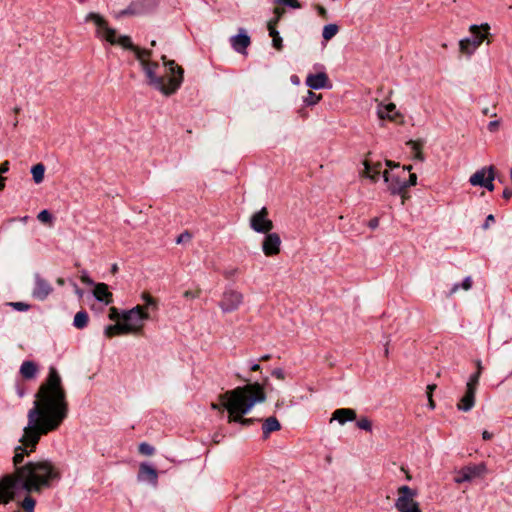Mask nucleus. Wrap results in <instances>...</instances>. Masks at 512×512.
Masks as SVG:
<instances>
[{
  "label": "nucleus",
  "mask_w": 512,
  "mask_h": 512,
  "mask_svg": "<svg viewBox=\"0 0 512 512\" xmlns=\"http://www.w3.org/2000/svg\"><path fill=\"white\" fill-rule=\"evenodd\" d=\"M436 389V384H430L427 386V394L430 393L432 394L433 391Z\"/></svg>",
  "instance_id": "nucleus-61"
},
{
  "label": "nucleus",
  "mask_w": 512,
  "mask_h": 512,
  "mask_svg": "<svg viewBox=\"0 0 512 512\" xmlns=\"http://www.w3.org/2000/svg\"><path fill=\"white\" fill-rule=\"evenodd\" d=\"M272 376L277 378L278 380H284L285 379V373L282 368H275L271 372Z\"/></svg>",
  "instance_id": "nucleus-45"
},
{
  "label": "nucleus",
  "mask_w": 512,
  "mask_h": 512,
  "mask_svg": "<svg viewBox=\"0 0 512 512\" xmlns=\"http://www.w3.org/2000/svg\"><path fill=\"white\" fill-rule=\"evenodd\" d=\"M468 481H471L468 474L465 473V469L464 467L461 468V470L458 472V475L457 477H455V482L456 483H463V482H468Z\"/></svg>",
  "instance_id": "nucleus-42"
},
{
  "label": "nucleus",
  "mask_w": 512,
  "mask_h": 512,
  "mask_svg": "<svg viewBox=\"0 0 512 512\" xmlns=\"http://www.w3.org/2000/svg\"><path fill=\"white\" fill-rule=\"evenodd\" d=\"M490 29L491 27L488 23L470 25L469 32L471 33V37H466L459 41L460 52L464 55L471 56L484 41H487L489 45L491 43L489 38L491 36Z\"/></svg>",
  "instance_id": "nucleus-4"
},
{
  "label": "nucleus",
  "mask_w": 512,
  "mask_h": 512,
  "mask_svg": "<svg viewBox=\"0 0 512 512\" xmlns=\"http://www.w3.org/2000/svg\"><path fill=\"white\" fill-rule=\"evenodd\" d=\"M281 238L278 233L268 232L262 241V251L266 257L277 256L281 252Z\"/></svg>",
  "instance_id": "nucleus-10"
},
{
  "label": "nucleus",
  "mask_w": 512,
  "mask_h": 512,
  "mask_svg": "<svg viewBox=\"0 0 512 512\" xmlns=\"http://www.w3.org/2000/svg\"><path fill=\"white\" fill-rule=\"evenodd\" d=\"M142 298L145 301L146 306H151V305L152 306H156V301H155V299L150 294L144 293L142 295Z\"/></svg>",
  "instance_id": "nucleus-46"
},
{
  "label": "nucleus",
  "mask_w": 512,
  "mask_h": 512,
  "mask_svg": "<svg viewBox=\"0 0 512 512\" xmlns=\"http://www.w3.org/2000/svg\"><path fill=\"white\" fill-rule=\"evenodd\" d=\"M427 397H428V405H429V407L431 409H434L435 408V403H434V400L432 398V394L428 393Z\"/></svg>",
  "instance_id": "nucleus-57"
},
{
  "label": "nucleus",
  "mask_w": 512,
  "mask_h": 512,
  "mask_svg": "<svg viewBox=\"0 0 512 512\" xmlns=\"http://www.w3.org/2000/svg\"><path fill=\"white\" fill-rule=\"evenodd\" d=\"M306 85L314 90L325 88L329 82V78L325 72L309 74L306 78Z\"/></svg>",
  "instance_id": "nucleus-15"
},
{
  "label": "nucleus",
  "mask_w": 512,
  "mask_h": 512,
  "mask_svg": "<svg viewBox=\"0 0 512 512\" xmlns=\"http://www.w3.org/2000/svg\"><path fill=\"white\" fill-rule=\"evenodd\" d=\"M275 2L295 9L301 8V4L298 0H275Z\"/></svg>",
  "instance_id": "nucleus-41"
},
{
  "label": "nucleus",
  "mask_w": 512,
  "mask_h": 512,
  "mask_svg": "<svg viewBox=\"0 0 512 512\" xmlns=\"http://www.w3.org/2000/svg\"><path fill=\"white\" fill-rule=\"evenodd\" d=\"M271 359V355L270 354H265V355H262L260 358H259V361H268Z\"/></svg>",
  "instance_id": "nucleus-63"
},
{
  "label": "nucleus",
  "mask_w": 512,
  "mask_h": 512,
  "mask_svg": "<svg viewBox=\"0 0 512 512\" xmlns=\"http://www.w3.org/2000/svg\"><path fill=\"white\" fill-rule=\"evenodd\" d=\"M9 166L10 163L8 160H5L3 163L0 164V176L9 171Z\"/></svg>",
  "instance_id": "nucleus-50"
},
{
  "label": "nucleus",
  "mask_w": 512,
  "mask_h": 512,
  "mask_svg": "<svg viewBox=\"0 0 512 512\" xmlns=\"http://www.w3.org/2000/svg\"><path fill=\"white\" fill-rule=\"evenodd\" d=\"M488 175V167H483L477 170L469 179V182L472 186H480L485 185L486 177Z\"/></svg>",
  "instance_id": "nucleus-25"
},
{
  "label": "nucleus",
  "mask_w": 512,
  "mask_h": 512,
  "mask_svg": "<svg viewBox=\"0 0 512 512\" xmlns=\"http://www.w3.org/2000/svg\"><path fill=\"white\" fill-rule=\"evenodd\" d=\"M118 316L119 315H118L117 309L115 307L110 308L109 318L111 320H115L118 318Z\"/></svg>",
  "instance_id": "nucleus-55"
},
{
  "label": "nucleus",
  "mask_w": 512,
  "mask_h": 512,
  "mask_svg": "<svg viewBox=\"0 0 512 512\" xmlns=\"http://www.w3.org/2000/svg\"><path fill=\"white\" fill-rule=\"evenodd\" d=\"M317 10L320 16L326 17L327 11L323 6H318Z\"/></svg>",
  "instance_id": "nucleus-58"
},
{
  "label": "nucleus",
  "mask_w": 512,
  "mask_h": 512,
  "mask_svg": "<svg viewBox=\"0 0 512 512\" xmlns=\"http://www.w3.org/2000/svg\"><path fill=\"white\" fill-rule=\"evenodd\" d=\"M218 400H219V403H211V409H213V410L225 409L222 405V401L220 400V397L218 398Z\"/></svg>",
  "instance_id": "nucleus-56"
},
{
  "label": "nucleus",
  "mask_w": 512,
  "mask_h": 512,
  "mask_svg": "<svg viewBox=\"0 0 512 512\" xmlns=\"http://www.w3.org/2000/svg\"><path fill=\"white\" fill-rule=\"evenodd\" d=\"M386 165L390 168L392 167H399V164H395L394 162H392L391 160H386Z\"/></svg>",
  "instance_id": "nucleus-64"
},
{
  "label": "nucleus",
  "mask_w": 512,
  "mask_h": 512,
  "mask_svg": "<svg viewBox=\"0 0 512 512\" xmlns=\"http://www.w3.org/2000/svg\"><path fill=\"white\" fill-rule=\"evenodd\" d=\"M407 145L411 148V150L413 151L414 153V158L419 160V161H424L425 157H424V154L422 152V143L420 141H415V140H409L407 142Z\"/></svg>",
  "instance_id": "nucleus-29"
},
{
  "label": "nucleus",
  "mask_w": 512,
  "mask_h": 512,
  "mask_svg": "<svg viewBox=\"0 0 512 512\" xmlns=\"http://www.w3.org/2000/svg\"><path fill=\"white\" fill-rule=\"evenodd\" d=\"M482 438L484 440H490L492 438V433L488 432V431H483L482 433Z\"/></svg>",
  "instance_id": "nucleus-59"
},
{
  "label": "nucleus",
  "mask_w": 512,
  "mask_h": 512,
  "mask_svg": "<svg viewBox=\"0 0 512 512\" xmlns=\"http://www.w3.org/2000/svg\"><path fill=\"white\" fill-rule=\"evenodd\" d=\"M139 452L143 455L151 456L154 453V448L150 444L143 442L139 445Z\"/></svg>",
  "instance_id": "nucleus-40"
},
{
  "label": "nucleus",
  "mask_w": 512,
  "mask_h": 512,
  "mask_svg": "<svg viewBox=\"0 0 512 512\" xmlns=\"http://www.w3.org/2000/svg\"><path fill=\"white\" fill-rule=\"evenodd\" d=\"M498 126H499V121H497V120L490 121L488 124V129H489V131L494 132L497 130Z\"/></svg>",
  "instance_id": "nucleus-53"
},
{
  "label": "nucleus",
  "mask_w": 512,
  "mask_h": 512,
  "mask_svg": "<svg viewBox=\"0 0 512 512\" xmlns=\"http://www.w3.org/2000/svg\"><path fill=\"white\" fill-rule=\"evenodd\" d=\"M322 99L321 94H316L312 91H308L307 96L304 98V103L307 106H312L317 104Z\"/></svg>",
  "instance_id": "nucleus-35"
},
{
  "label": "nucleus",
  "mask_w": 512,
  "mask_h": 512,
  "mask_svg": "<svg viewBox=\"0 0 512 512\" xmlns=\"http://www.w3.org/2000/svg\"><path fill=\"white\" fill-rule=\"evenodd\" d=\"M33 180L36 184H39L44 179L45 166L42 163L34 165L31 169Z\"/></svg>",
  "instance_id": "nucleus-30"
},
{
  "label": "nucleus",
  "mask_w": 512,
  "mask_h": 512,
  "mask_svg": "<svg viewBox=\"0 0 512 512\" xmlns=\"http://www.w3.org/2000/svg\"><path fill=\"white\" fill-rule=\"evenodd\" d=\"M37 219L43 223H51L53 217L48 210L44 209L41 212H39V214L37 215Z\"/></svg>",
  "instance_id": "nucleus-39"
},
{
  "label": "nucleus",
  "mask_w": 512,
  "mask_h": 512,
  "mask_svg": "<svg viewBox=\"0 0 512 512\" xmlns=\"http://www.w3.org/2000/svg\"><path fill=\"white\" fill-rule=\"evenodd\" d=\"M481 364L480 362H478V370L473 373L472 375H470L469 377V380L466 384V389H472V390H477V386H478V383H479V378H480V375H481Z\"/></svg>",
  "instance_id": "nucleus-31"
},
{
  "label": "nucleus",
  "mask_w": 512,
  "mask_h": 512,
  "mask_svg": "<svg viewBox=\"0 0 512 512\" xmlns=\"http://www.w3.org/2000/svg\"><path fill=\"white\" fill-rule=\"evenodd\" d=\"M136 332V324L134 323H116L113 325H108L105 328V336L108 338H112L118 335H124Z\"/></svg>",
  "instance_id": "nucleus-14"
},
{
  "label": "nucleus",
  "mask_w": 512,
  "mask_h": 512,
  "mask_svg": "<svg viewBox=\"0 0 512 512\" xmlns=\"http://www.w3.org/2000/svg\"><path fill=\"white\" fill-rule=\"evenodd\" d=\"M398 497L395 500V508L398 512H422L419 503L415 500L417 490L402 485L397 489Z\"/></svg>",
  "instance_id": "nucleus-5"
},
{
  "label": "nucleus",
  "mask_w": 512,
  "mask_h": 512,
  "mask_svg": "<svg viewBox=\"0 0 512 512\" xmlns=\"http://www.w3.org/2000/svg\"><path fill=\"white\" fill-rule=\"evenodd\" d=\"M139 476L147 478L153 484L157 483L158 474L156 469L146 463L140 465Z\"/></svg>",
  "instance_id": "nucleus-24"
},
{
  "label": "nucleus",
  "mask_w": 512,
  "mask_h": 512,
  "mask_svg": "<svg viewBox=\"0 0 512 512\" xmlns=\"http://www.w3.org/2000/svg\"><path fill=\"white\" fill-rule=\"evenodd\" d=\"M35 506L36 500L30 494H27L24 499L18 503V509L13 512H21L20 508L23 509V512H34Z\"/></svg>",
  "instance_id": "nucleus-26"
},
{
  "label": "nucleus",
  "mask_w": 512,
  "mask_h": 512,
  "mask_svg": "<svg viewBox=\"0 0 512 512\" xmlns=\"http://www.w3.org/2000/svg\"><path fill=\"white\" fill-rule=\"evenodd\" d=\"M244 296L235 289H227L223 292L219 307L224 313L236 311L243 303Z\"/></svg>",
  "instance_id": "nucleus-9"
},
{
  "label": "nucleus",
  "mask_w": 512,
  "mask_h": 512,
  "mask_svg": "<svg viewBox=\"0 0 512 512\" xmlns=\"http://www.w3.org/2000/svg\"><path fill=\"white\" fill-rule=\"evenodd\" d=\"M281 424L274 416L268 417L264 420L262 425L263 438L267 439L272 432L279 431Z\"/></svg>",
  "instance_id": "nucleus-21"
},
{
  "label": "nucleus",
  "mask_w": 512,
  "mask_h": 512,
  "mask_svg": "<svg viewBox=\"0 0 512 512\" xmlns=\"http://www.w3.org/2000/svg\"><path fill=\"white\" fill-rule=\"evenodd\" d=\"M383 178L385 183L387 184L388 191L392 195L402 194L407 189V185H405V180H402L400 175L384 171Z\"/></svg>",
  "instance_id": "nucleus-12"
},
{
  "label": "nucleus",
  "mask_w": 512,
  "mask_h": 512,
  "mask_svg": "<svg viewBox=\"0 0 512 512\" xmlns=\"http://www.w3.org/2000/svg\"><path fill=\"white\" fill-rule=\"evenodd\" d=\"M149 318V314L146 312L145 307L141 305H137L129 311H125L122 314V319L125 323H134L136 324V331L141 329L143 320Z\"/></svg>",
  "instance_id": "nucleus-11"
},
{
  "label": "nucleus",
  "mask_w": 512,
  "mask_h": 512,
  "mask_svg": "<svg viewBox=\"0 0 512 512\" xmlns=\"http://www.w3.org/2000/svg\"><path fill=\"white\" fill-rule=\"evenodd\" d=\"M269 211L266 207H262L250 217V227L257 233L267 234L274 228L273 221L269 219Z\"/></svg>",
  "instance_id": "nucleus-8"
},
{
  "label": "nucleus",
  "mask_w": 512,
  "mask_h": 512,
  "mask_svg": "<svg viewBox=\"0 0 512 512\" xmlns=\"http://www.w3.org/2000/svg\"><path fill=\"white\" fill-rule=\"evenodd\" d=\"M472 286V280L471 277H466L461 284L456 283L453 285L450 293L453 294L459 290V288H463L464 290H469Z\"/></svg>",
  "instance_id": "nucleus-37"
},
{
  "label": "nucleus",
  "mask_w": 512,
  "mask_h": 512,
  "mask_svg": "<svg viewBox=\"0 0 512 512\" xmlns=\"http://www.w3.org/2000/svg\"><path fill=\"white\" fill-rule=\"evenodd\" d=\"M356 426L359 429L365 430L367 432H372V422L368 417H361L356 421Z\"/></svg>",
  "instance_id": "nucleus-36"
},
{
  "label": "nucleus",
  "mask_w": 512,
  "mask_h": 512,
  "mask_svg": "<svg viewBox=\"0 0 512 512\" xmlns=\"http://www.w3.org/2000/svg\"><path fill=\"white\" fill-rule=\"evenodd\" d=\"M465 473L468 474L470 480L481 477L487 472V466L485 463L471 464L464 466Z\"/></svg>",
  "instance_id": "nucleus-23"
},
{
  "label": "nucleus",
  "mask_w": 512,
  "mask_h": 512,
  "mask_svg": "<svg viewBox=\"0 0 512 512\" xmlns=\"http://www.w3.org/2000/svg\"><path fill=\"white\" fill-rule=\"evenodd\" d=\"M476 391L472 389H466L464 396L460 399L457 404L458 410L467 412L470 411L475 404Z\"/></svg>",
  "instance_id": "nucleus-19"
},
{
  "label": "nucleus",
  "mask_w": 512,
  "mask_h": 512,
  "mask_svg": "<svg viewBox=\"0 0 512 512\" xmlns=\"http://www.w3.org/2000/svg\"><path fill=\"white\" fill-rule=\"evenodd\" d=\"M417 184V175L415 173L409 174V179L405 180V185H407V188L411 186H415Z\"/></svg>",
  "instance_id": "nucleus-47"
},
{
  "label": "nucleus",
  "mask_w": 512,
  "mask_h": 512,
  "mask_svg": "<svg viewBox=\"0 0 512 512\" xmlns=\"http://www.w3.org/2000/svg\"><path fill=\"white\" fill-rule=\"evenodd\" d=\"M379 226V218L378 217H374L372 219L369 220L368 222V227L371 228L372 230L376 229L377 227Z\"/></svg>",
  "instance_id": "nucleus-51"
},
{
  "label": "nucleus",
  "mask_w": 512,
  "mask_h": 512,
  "mask_svg": "<svg viewBox=\"0 0 512 512\" xmlns=\"http://www.w3.org/2000/svg\"><path fill=\"white\" fill-rule=\"evenodd\" d=\"M81 281L84 283V284H87V285H95L93 280L89 277V275L86 273V272H83L81 277H80Z\"/></svg>",
  "instance_id": "nucleus-49"
},
{
  "label": "nucleus",
  "mask_w": 512,
  "mask_h": 512,
  "mask_svg": "<svg viewBox=\"0 0 512 512\" xmlns=\"http://www.w3.org/2000/svg\"><path fill=\"white\" fill-rule=\"evenodd\" d=\"M5 181H6V178L3 176H0V191H2L5 188Z\"/></svg>",
  "instance_id": "nucleus-62"
},
{
  "label": "nucleus",
  "mask_w": 512,
  "mask_h": 512,
  "mask_svg": "<svg viewBox=\"0 0 512 512\" xmlns=\"http://www.w3.org/2000/svg\"><path fill=\"white\" fill-rule=\"evenodd\" d=\"M502 197L505 200H509L512 197V190L510 188H505L503 190Z\"/></svg>",
  "instance_id": "nucleus-54"
},
{
  "label": "nucleus",
  "mask_w": 512,
  "mask_h": 512,
  "mask_svg": "<svg viewBox=\"0 0 512 512\" xmlns=\"http://www.w3.org/2000/svg\"><path fill=\"white\" fill-rule=\"evenodd\" d=\"M395 109H396V106L394 103H389L387 105L380 106L378 109V116L381 119L387 118L390 120H394L392 113H394Z\"/></svg>",
  "instance_id": "nucleus-28"
},
{
  "label": "nucleus",
  "mask_w": 512,
  "mask_h": 512,
  "mask_svg": "<svg viewBox=\"0 0 512 512\" xmlns=\"http://www.w3.org/2000/svg\"><path fill=\"white\" fill-rule=\"evenodd\" d=\"M39 369L35 362L26 360L20 366V374L23 379L31 380L37 376Z\"/></svg>",
  "instance_id": "nucleus-20"
},
{
  "label": "nucleus",
  "mask_w": 512,
  "mask_h": 512,
  "mask_svg": "<svg viewBox=\"0 0 512 512\" xmlns=\"http://www.w3.org/2000/svg\"><path fill=\"white\" fill-rule=\"evenodd\" d=\"M339 31V27L337 24H327L324 26L322 31V37L324 40L328 41L332 39Z\"/></svg>",
  "instance_id": "nucleus-32"
},
{
  "label": "nucleus",
  "mask_w": 512,
  "mask_h": 512,
  "mask_svg": "<svg viewBox=\"0 0 512 512\" xmlns=\"http://www.w3.org/2000/svg\"><path fill=\"white\" fill-rule=\"evenodd\" d=\"M89 322V316L88 313L84 310L79 311L76 313L73 321V325L77 329H83L88 325Z\"/></svg>",
  "instance_id": "nucleus-27"
},
{
  "label": "nucleus",
  "mask_w": 512,
  "mask_h": 512,
  "mask_svg": "<svg viewBox=\"0 0 512 512\" xmlns=\"http://www.w3.org/2000/svg\"><path fill=\"white\" fill-rule=\"evenodd\" d=\"M183 296L185 298H198L200 296V290H197V291L187 290L184 292Z\"/></svg>",
  "instance_id": "nucleus-48"
},
{
  "label": "nucleus",
  "mask_w": 512,
  "mask_h": 512,
  "mask_svg": "<svg viewBox=\"0 0 512 512\" xmlns=\"http://www.w3.org/2000/svg\"><path fill=\"white\" fill-rule=\"evenodd\" d=\"M268 378L266 377L263 383L254 382L248 383L244 386H238L232 390L220 394L222 405L228 412V422L239 423L243 426L253 424L255 418H244L256 403H262L266 400L265 384Z\"/></svg>",
  "instance_id": "nucleus-3"
},
{
  "label": "nucleus",
  "mask_w": 512,
  "mask_h": 512,
  "mask_svg": "<svg viewBox=\"0 0 512 512\" xmlns=\"http://www.w3.org/2000/svg\"><path fill=\"white\" fill-rule=\"evenodd\" d=\"M93 295L97 301L109 305L113 302V295L109 291V287L105 283H97L94 285Z\"/></svg>",
  "instance_id": "nucleus-16"
},
{
  "label": "nucleus",
  "mask_w": 512,
  "mask_h": 512,
  "mask_svg": "<svg viewBox=\"0 0 512 512\" xmlns=\"http://www.w3.org/2000/svg\"><path fill=\"white\" fill-rule=\"evenodd\" d=\"M192 238V235L191 233H189L188 231H184L183 233H181L177 239H176V243L177 244H181L183 242H188L190 241Z\"/></svg>",
  "instance_id": "nucleus-44"
},
{
  "label": "nucleus",
  "mask_w": 512,
  "mask_h": 512,
  "mask_svg": "<svg viewBox=\"0 0 512 512\" xmlns=\"http://www.w3.org/2000/svg\"><path fill=\"white\" fill-rule=\"evenodd\" d=\"M85 20L93 22L96 27V36L107 41L111 45H119L125 50H130L135 54L136 59L139 61L142 69L148 79V84L155 89L159 90L166 96L174 94L183 82L184 70L181 66L177 65L174 60H167L163 55L161 60L168 68L170 76L165 78L157 76L156 70L158 63L150 61L152 50L143 49L133 44L131 37L128 35H121L117 37V32L114 28L108 25L107 20L98 13L90 12L87 14Z\"/></svg>",
  "instance_id": "nucleus-2"
},
{
  "label": "nucleus",
  "mask_w": 512,
  "mask_h": 512,
  "mask_svg": "<svg viewBox=\"0 0 512 512\" xmlns=\"http://www.w3.org/2000/svg\"><path fill=\"white\" fill-rule=\"evenodd\" d=\"M269 35L272 37V45L273 47L281 51L283 49V40L279 34V32L276 30V28H270Z\"/></svg>",
  "instance_id": "nucleus-33"
},
{
  "label": "nucleus",
  "mask_w": 512,
  "mask_h": 512,
  "mask_svg": "<svg viewBox=\"0 0 512 512\" xmlns=\"http://www.w3.org/2000/svg\"><path fill=\"white\" fill-rule=\"evenodd\" d=\"M364 164V173L363 175L373 182H376L379 178V175L381 173V167L382 164L380 162L375 163L374 165H370V163L365 160L363 162Z\"/></svg>",
  "instance_id": "nucleus-22"
},
{
  "label": "nucleus",
  "mask_w": 512,
  "mask_h": 512,
  "mask_svg": "<svg viewBox=\"0 0 512 512\" xmlns=\"http://www.w3.org/2000/svg\"><path fill=\"white\" fill-rule=\"evenodd\" d=\"M20 488V479L17 471L6 474L0 478V504H8L15 498V489Z\"/></svg>",
  "instance_id": "nucleus-6"
},
{
  "label": "nucleus",
  "mask_w": 512,
  "mask_h": 512,
  "mask_svg": "<svg viewBox=\"0 0 512 512\" xmlns=\"http://www.w3.org/2000/svg\"><path fill=\"white\" fill-rule=\"evenodd\" d=\"M495 179V168L493 165L488 166V175L486 177L485 185H482V187L486 188L488 191L494 190V184L493 181Z\"/></svg>",
  "instance_id": "nucleus-34"
},
{
  "label": "nucleus",
  "mask_w": 512,
  "mask_h": 512,
  "mask_svg": "<svg viewBox=\"0 0 512 512\" xmlns=\"http://www.w3.org/2000/svg\"><path fill=\"white\" fill-rule=\"evenodd\" d=\"M35 286L32 291V296L40 301L45 300L53 291L52 285L48 280L44 279L40 274L34 276Z\"/></svg>",
  "instance_id": "nucleus-13"
},
{
  "label": "nucleus",
  "mask_w": 512,
  "mask_h": 512,
  "mask_svg": "<svg viewBox=\"0 0 512 512\" xmlns=\"http://www.w3.org/2000/svg\"><path fill=\"white\" fill-rule=\"evenodd\" d=\"M251 371H259L261 370V366L258 363H253L250 367Z\"/></svg>",
  "instance_id": "nucleus-60"
},
{
  "label": "nucleus",
  "mask_w": 512,
  "mask_h": 512,
  "mask_svg": "<svg viewBox=\"0 0 512 512\" xmlns=\"http://www.w3.org/2000/svg\"><path fill=\"white\" fill-rule=\"evenodd\" d=\"M68 402L61 377L55 367L49 368L46 380L39 386L33 407L28 411V424L15 448L13 465L20 479V488L30 493L51 489L62 479V470L50 459L27 461L42 436L55 431L68 415Z\"/></svg>",
  "instance_id": "nucleus-1"
},
{
  "label": "nucleus",
  "mask_w": 512,
  "mask_h": 512,
  "mask_svg": "<svg viewBox=\"0 0 512 512\" xmlns=\"http://www.w3.org/2000/svg\"><path fill=\"white\" fill-rule=\"evenodd\" d=\"M250 43V37L246 33H239L231 39L233 49L239 53H246V49Z\"/></svg>",
  "instance_id": "nucleus-18"
},
{
  "label": "nucleus",
  "mask_w": 512,
  "mask_h": 512,
  "mask_svg": "<svg viewBox=\"0 0 512 512\" xmlns=\"http://www.w3.org/2000/svg\"><path fill=\"white\" fill-rule=\"evenodd\" d=\"M158 0H135L127 8L115 13V18L120 19L126 16L145 15L156 9Z\"/></svg>",
  "instance_id": "nucleus-7"
},
{
  "label": "nucleus",
  "mask_w": 512,
  "mask_h": 512,
  "mask_svg": "<svg viewBox=\"0 0 512 512\" xmlns=\"http://www.w3.org/2000/svg\"><path fill=\"white\" fill-rule=\"evenodd\" d=\"M356 416V411L351 408H339L333 412L331 421L336 420L343 425L348 421H354Z\"/></svg>",
  "instance_id": "nucleus-17"
},
{
  "label": "nucleus",
  "mask_w": 512,
  "mask_h": 512,
  "mask_svg": "<svg viewBox=\"0 0 512 512\" xmlns=\"http://www.w3.org/2000/svg\"><path fill=\"white\" fill-rule=\"evenodd\" d=\"M10 305L17 311H27L30 308V305L24 302H12Z\"/></svg>",
  "instance_id": "nucleus-43"
},
{
  "label": "nucleus",
  "mask_w": 512,
  "mask_h": 512,
  "mask_svg": "<svg viewBox=\"0 0 512 512\" xmlns=\"http://www.w3.org/2000/svg\"><path fill=\"white\" fill-rule=\"evenodd\" d=\"M495 221V218L492 214L488 215L484 224H483V229H488L489 226H490V223L494 222Z\"/></svg>",
  "instance_id": "nucleus-52"
},
{
  "label": "nucleus",
  "mask_w": 512,
  "mask_h": 512,
  "mask_svg": "<svg viewBox=\"0 0 512 512\" xmlns=\"http://www.w3.org/2000/svg\"><path fill=\"white\" fill-rule=\"evenodd\" d=\"M283 10L280 9V8H275L274 9V13H275V17L271 20H269L268 22V30L270 31V28H275V26L277 25V23L279 22L280 18L282 17V14H283Z\"/></svg>",
  "instance_id": "nucleus-38"
}]
</instances>
